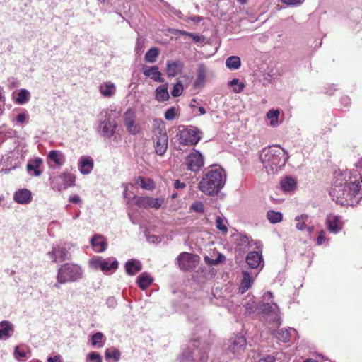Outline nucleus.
Wrapping results in <instances>:
<instances>
[{
	"label": "nucleus",
	"instance_id": "nucleus-1",
	"mask_svg": "<svg viewBox=\"0 0 362 362\" xmlns=\"http://www.w3.org/2000/svg\"><path fill=\"white\" fill-rule=\"evenodd\" d=\"M362 184L352 180L350 173L337 175L329 191L332 199L341 206H356L361 199Z\"/></svg>",
	"mask_w": 362,
	"mask_h": 362
},
{
	"label": "nucleus",
	"instance_id": "nucleus-2",
	"mask_svg": "<svg viewBox=\"0 0 362 362\" xmlns=\"http://www.w3.org/2000/svg\"><path fill=\"white\" fill-rule=\"evenodd\" d=\"M226 177V173L222 167L211 165L203 171L198 189L207 196H216L225 186Z\"/></svg>",
	"mask_w": 362,
	"mask_h": 362
},
{
	"label": "nucleus",
	"instance_id": "nucleus-3",
	"mask_svg": "<svg viewBox=\"0 0 362 362\" xmlns=\"http://www.w3.org/2000/svg\"><path fill=\"white\" fill-rule=\"evenodd\" d=\"M259 158L268 175L277 173L285 165L288 153L279 146H269L262 150Z\"/></svg>",
	"mask_w": 362,
	"mask_h": 362
},
{
	"label": "nucleus",
	"instance_id": "nucleus-4",
	"mask_svg": "<svg viewBox=\"0 0 362 362\" xmlns=\"http://www.w3.org/2000/svg\"><path fill=\"white\" fill-rule=\"evenodd\" d=\"M83 276V268L74 263H64L57 269V281L59 284L79 281Z\"/></svg>",
	"mask_w": 362,
	"mask_h": 362
},
{
	"label": "nucleus",
	"instance_id": "nucleus-5",
	"mask_svg": "<svg viewBox=\"0 0 362 362\" xmlns=\"http://www.w3.org/2000/svg\"><path fill=\"white\" fill-rule=\"evenodd\" d=\"M199 341L194 339L191 341L187 346V349L183 351L180 357V362H190L198 359L200 362H206L208 358L209 349L207 346L199 349Z\"/></svg>",
	"mask_w": 362,
	"mask_h": 362
},
{
	"label": "nucleus",
	"instance_id": "nucleus-6",
	"mask_svg": "<svg viewBox=\"0 0 362 362\" xmlns=\"http://www.w3.org/2000/svg\"><path fill=\"white\" fill-rule=\"evenodd\" d=\"M202 134V132L195 127L188 126L185 127L181 126L179 127L177 136L181 144L194 146L201 140Z\"/></svg>",
	"mask_w": 362,
	"mask_h": 362
},
{
	"label": "nucleus",
	"instance_id": "nucleus-7",
	"mask_svg": "<svg viewBox=\"0 0 362 362\" xmlns=\"http://www.w3.org/2000/svg\"><path fill=\"white\" fill-rule=\"evenodd\" d=\"M153 140L156 153L158 156H163L168 146V136L163 122H161L154 131Z\"/></svg>",
	"mask_w": 362,
	"mask_h": 362
},
{
	"label": "nucleus",
	"instance_id": "nucleus-8",
	"mask_svg": "<svg viewBox=\"0 0 362 362\" xmlns=\"http://www.w3.org/2000/svg\"><path fill=\"white\" fill-rule=\"evenodd\" d=\"M185 164L188 170L197 173L204 165V156L199 151L194 149L185 157Z\"/></svg>",
	"mask_w": 362,
	"mask_h": 362
},
{
	"label": "nucleus",
	"instance_id": "nucleus-9",
	"mask_svg": "<svg viewBox=\"0 0 362 362\" xmlns=\"http://www.w3.org/2000/svg\"><path fill=\"white\" fill-rule=\"evenodd\" d=\"M260 313L266 315L267 320L276 323L278 326L281 325L279 317V308L274 303H262L258 308Z\"/></svg>",
	"mask_w": 362,
	"mask_h": 362
},
{
	"label": "nucleus",
	"instance_id": "nucleus-10",
	"mask_svg": "<svg viewBox=\"0 0 362 362\" xmlns=\"http://www.w3.org/2000/svg\"><path fill=\"white\" fill-rule=\"evenodd\" d=\"M91 267L96 269H100L104 274H107L111 270L115 271L118 268L119 263L116 259L110 262V259H103L96 256L90 260Z\"/></svg>",
	"mask_w": 362,
	"mask_h": 362
},
{
	"label": "nucleus",
	"instance_id": "nucleus-11",
	"mask_svg": "<svg viewBox=\"0 0 362 362\" xmlns=\"http://www.w3.org/2000/svg\"><path fill=\"white\" fill-rule=\"evenodd\" d=\"M199 256L188 252L181 253L177 258V264L180 269L189 271L195 268L198 262Z\"/></svg>",
	"mask_w": 362,
	"mask_h": 362
},
{
	"label": "nucleus",
	"instance_id": "nucleus-12",
	"mask_svg": "<svg viewBox=\"0 0 362 362\" xmlns=\"http://www.w3.org/2000/svg\"><path fill=\"white\" fill-rule=\"evenodd\" d=\"M124 123L127 132L130 134L135 135L139 133L140 125L136 122V112L134 110L129 108L124 113Z\"/></svg>",
	"mask_w": 362,
	"mask_h": 362
},
{
	"label": "nucleus",
	"instance_id": "nucleus-13",
	"mask_svg": "<svg viewBox=\"0 0 362 362\" xmlns=\"http://www.w3.org/2000/svg\"><path fill=\"white\" fill-rule=\"evenodd\" d=\"M47 255L52 259L54 262L58 261L65 262L71 259V255L69 250L59 245L54 246L52 250L47 252Z\"/></svg>",
	"mask_w": 362,
	"mask_h": 362
},
{
	"label": "nucleus",
	"instance_id": "nucleus-14",
	"mask_svg": "<svg viewBox=\"0 0 362 362\" xmlns=\"http://www.w3.org/2000/svg\"><path fill=\"white\" fill-rule=\"evenodd\" d=\"M246 262L251 269L261 270L264 267V260L262 255V250L249 252L245 258Z\"/></svg>",
	"mask_w": 362,
	"mask_h": 362
},
{
	"label": "nucleus",
	"instance_id": "nucleus-15",
	"mask_svg": "<svg viewBox=\"0 0 362 362\" xmlns=\"http://www.w3.org/2000/svg\"><path fill=\"white\" fill-rule=\"evenodd\" d=\"M226 349L233 354H239L245 349L246 340L243 336H237L229 339Z\"/></svg>",
	"mask_w": 362,
	"mask_h": 362
},
{
	"label": "nucleus",
	"instance_id": "nucleus-16",
	"mask_svg": "<svg viewBox=\"0 0 362 362\" xmlns=\"http://www.w3.org/2000/svg\"><path fill=\"white\" fill-rule=\"evenodd\" d=\"M164 199L162 198H153L151 197H140L136 204L140 207L145 209L153 208L158 209L161 207Z\"/></svg>",
	"mask_w": 362,
	"mask_h": 362
},
{
	"label": "nucleus",
	"instance_id": "nucleus-17",
	"mask_svg": "<svg viewBox=\"0 0 362 362\" xmlns=\"http://www.w3.org/2000/svg\"><path fill=\"white\" fill-rule=\"evenodd\" d=\"M117 127V122L109 117L100 123L101 134L104 137L110 138L115 134Z\"/></svg>",
	"mask_w": 362,
	"mask_h": 362
},
{
	"label": "nucleus",
	"instance_id": "nucleus-18",
	"mask_svg": "<svg viewBox=\"0 0 362 362\" xmlns=\"http://www.w3.org/2000/svg\"><path fill=\"white\" fill-rule=\"evenodd\" d=\"M326 223L329 231L332 233L337 234L342 229L341 217L339 216H327Z\"/></svg>",
	"mask_w": 362,
	"mask_h": 362
},
{
	"label": "nucleus",
	"instance_id": "nucleus-19",
	"mask_svg": "<svg viewBox=\"0 0 362 362\" xmlns=\"http://www.w3.org/2000/svg\"><path fill=\"white\" fill-rule=\"evenodd\" d=\"M184 68V64L180 61H168L166 63V72L169 77H174L181 73Z\"/></svg>",
	"mask_w": 362,
	"mask_h": 362
},
{
	"label": "nucleus",
	"instance_id": "nucleus-20",
	"mask_svg": "<svg viewBox=\"0 0 362 362\" xmlns=\"http://www.w3.org/2000/svg\"><path fill=\"white\" fill-rule=\"evenodd\" d=\"M14 332L13 325L7 320L0 322V339L6 340L11 337Z\"/></svg>",
	"mask_w": 362,
	"mask_h": 362
},
{
	"label": "nucleus",
	"instance_id": "nucleus-21",
	"mask_svg": "<svg viewBox=\"0 0 362 362\" xmlns=\"http://www.w3.org/2000/svg\"><path fill=\"white\" fill-rule=\"evenodd\" d=\"M90 245L95 252H102L107 249V243L104 237L100 235H95L90 239Z\"/></svg>",
	"mask_w": 362,
	"mask_h": 362
},
{
	"label": "nucleus",
	"instance_id": "nucleus-22",
	"mask_svg": "<svg viewBox=\"0 0 362 362\" xmlns=\"http://www.w3.org/2000/svg\"><path fill=\"white\" fill-rule=\"evenodd\" d=\"M296 333L297 332L295 329L289 328L274 330L273 331L272 334L279 341L283 342H288L291 339V336Z\"/></svg>",
	"mask_w": 362,
	"mask_h": 362
},
{
	"label": "nucleus",
	"instance_id": "nucleus-23",
	"mask_svg": "<svg viewBox=\"0 0 362 362\" xmlns=\"http://www.w3.org/2000/svg\"><path fill=\"white\" fill-rule=\"evenodd\" d=\"M42 163V160L40 158H35L33 160L28 162L26 168L30 175L38 177L41 175L42 170L40 167Z\"/></svg>",
	"mask_w": 362,
	"mask_h": 362
},
{
	"label": "nucleus",
	"instance_id": "nucleus-24",
	"mask_svg": "<svg viewBox=\"0 0 362 362\" xmlns=\"http://www.w3.org/2000/svg\"><path fill=\"white\" fill-rule=\"evenodd\" d=\"M93 168V160L90 157L81 156L79 159V170L83 175H88Z\"/></svg>",
	"mask_w": 362,
	"mask_h": 362
},
{
	"label": "nucleus",
	"instance_id": "nucleus-25",
	"mask_svg": "<svg viewBox=\"0 0 362 362\" xmlns=\"http://www.w3.org/2000/svg\"><path fill=\"white\" fill-rule=\"evenodd\" d=\"M31 192L27 189H20L15 192L13 199L18 204H28L31 201Z\"/></svg>",
	"mask_w": 362,
	"mask_h": 362
},
{
	"label": "nucleus",
	"instance_id": "nucleus-26",
	"mask_svg": "<svg viewBox=\"0 0 362 362\" xmlns=\"http://www.w3.org/2000/svg\"><path fill=\"white\" fill-rule=\"evenodd\" d=\"M242 274L243 279L239 287V293L243 294L251 287L254 281V277H252L247 271H243Z\"/></svg>",
	"mask_w": 362,
	"mask_h": 362
},
{
	"label": "nucleus",
	"instance_id": "nucleus-27",
	"mask_svg": "<svg viewBox=\"0 0 362 362\" xmlns=\"http://www.w3.org/2000/svg\"><path fill=\"white\" fill-rule=\"evenodd\" d=\"M142 269V264L139 260L130 259L125 264V271L130 276H134Z\"/></svg>",
	"mask_w": 362,
	"mask_h": 362
},
{
	"label": "nucleus",
	"instance_id": "nucleus-28",
	"mask_svg": "<svg viewBox=\"0 0 362 362\" xmlns=\"http://www.w3.org/2000/svg\"><path fill=\"white\" fill-rule=\"evenodd\" d=\"M99 91L103 97L110 98L115 95L116 87L113 83L106 81L100 85Z\"/></svg>",
	"mask_w": 362,
	"mask_h": 362
},
{
	"label": "nucleus",
	"instance_id": "nucleus-29",
	"mask_svg": "<svg viewBox=\"0 0 362 362\" xmlns=\"http://www.w3.org/2000/svg\"><path fill=\"white\" fill-rule=\"evenodd\" d=\"M143 74L145 76L149 77L156 82H164V79L161 77V73L158 71L157 66H153L144 69Z\"/></svg>",
	"mask_w": 362,
	"mask_h": 362
},
{
	"label": "nucleus",
	"instance_id": "nucleus-30",
	"mask_svg": "<svg viewBox=\"0 0 362 362\" xmlns=\"http://www.w3.org/2000/svg\"><path fill=\"white\" fill-rule=\"evenodd\" d=\"M155 99L158 102L168 100L170 95L168 91V84L159 86L155 90Z\"/></svg>",
	"mask_w": 362,
	"mask_h": 362
},
{
	"label": "nucleus",
	"instance_id": "nucleus-31",
	"mask_svg": "<svg viewBox=\"0 0 362 362\" xmlns=\"http://www.w3.org/2000/svg\"><path fill=\"white\" fill-rule=\"evenodd\" d=\"M238 245L244 248L250 247L252 245H256L257 249H259L261 247L260 242L255 241L246 235H241L240 236V238L238 240Z\"/></svg>",
	"mask_w": 362,
	"mask_h": 362
},
{
	"label": "nucleus",
	"instance_id": "nucleus-32",
	"mask_svg": "<svg viewBox=\"0 0 362 362\" xmlns=\"http://www.w3.org/2000/svg\"><path fill=\"white\" fill-rule=\"evenodd\" d=\"M280 184L284 192L293 191L296 187V180L291 176H286L281 181Z\"/></svg>",
	"mask_w": 362,
	"mask_h": 362
},
{
	"label": "nucleus",
	"instance_id": "nucleus-33",
	"mask_svg": "<svg viewBox=\"0 0 362 362\" xmlns=\"http://www.w3.org/2000/svg\"><path fill=\"white\" fill-rule=\"evenodd\" d=\"M48 158L57 165H62L65 161V157L63 153L59 151H51L48 154Z\"/></svg>",
	"mask_w": 362,
	"mask_h": 362
},
{
	"label": "nucleus",
	"instance_id": "nucleus-34",
	"mask_svg": "<svg viewBox=\"0 0 362 362\" xmlns=\"http://www.w3.org/2000/svg\"><path fill=\"white\" fill-rule=\"evenodd\" d=\"M206 78V70L203 65H200L197 70V77L194 83L196 88H201L204 86Z\"/></svg>",
	"mask_w": 362,
	"mask_h": 362
},
{
	"label": "nucleus",
	"instance_id": "nucleus-35",
	"mask_svg": "<svg viewBox=\"0 0 362 362\" xmlns=\"http://www.w3.org/2000/svg\"><path fill=\"white\" fill-rule=\"evenodd\" d=\"M153 282L152 278L146 273H143L137 278V284L140 288L145 290Z\"/></svg>",
	"mask_w": 362,
	"mask_h": 362
},
{
	"label": "nucleus",
	"instance_id": "nucleus-36",
	"mask_svg": "<svg viewBox=\"0 0 362 362\" xmlns=\"http://www.w3.org/2000/svg\"><path fill=\"white\" fill-rule=\"evenodd\" d=\"M90 343L93 346L102 348L104 346V334L98 332L91 336Z\"/></svg>",
	"mask_w": 362,
	"mask_h": 362
},
{
	"label": "nucleus",
	"instance_id": "nucleus-37",
	"mask_svg": "<svg viewBox=\"0 0 362 362\" xmlns=\"http://www.w3.org/2000/svg\"><path fill=\"white\" fill-rule=\"evenodd\" d=\"M267 217L271 223L275 224L282 221L283 215L279 211L269 210L267 213Z\"/></svg>",
	"mask_w": 362,
	"mask_h": 362
},
{
	"label": "nucleus",
	"instance_id": "nucleus-38",
	"mask_svg": "<svg viewBox=\"0 0 362 362\" xmlns=\"http://www.w3.org/2000/svg\"><path fill=\"white\" fill-rule=\"evenodd\" d=\"M226 65L230 69H238L241 65L240 59L238 56H230L226 59Z\"/></svg>",
	"mask_w": 362,
	"mask_h": 362
},
{
	"label": "nucleus",
	"instance_id": "nucleus-39",
	"mask_svg": "<svg viewBox=\"0 0 362 362\" xmlns=\"http://www.w3.org/2000/svg\"><path fill=\"white\" fill-rule=\"evenodd\" d=\"M30 92L26 89H21L18 93V97L16 99V103L18 105H23L28 103L30 100Z\"/></svg>",
	"mask_w": 362,
	"mask_h": 362
},
{
	"label": "nucleus",
	"instance_id": "nucleus-40",
	"mask_svg": "<svg viewBox=\"0 0 362 362\" xmlns=\"http://www.w3.org/2000/svg\"><path fill=\"white\" fill-rule=\"evenodd\" d=\"M159 54V49L157 47H151L145 54V60L148 63H154Z\"/></svg>",
	"mask_w": 362,
	"mask_h": 362
},
{
	"label": "nucleus",
	"instance_id": "nucleus-41",
	"mask_svg": "<svg viewBox=\"0 0 362 362\" xmlns=\"http://www.w3.org/2000/svg\"><path fill=\"white\" fill-rule=\"evenodd\" d=\"M105 355L107 359H113L115 362L120 358L121 353L115 348H109L105 350Z\"/></svg>",
	"mask_w": 362,
	"mask_h": 362
},
{
	"label": "nucleus",
	"instance_id": "nucleus-42",
	"mask_svg": "<svg viewBox=\"0 0 362 362\" xmlns=\"http://www.w3.org/2000/svg\"><path fill=\"white\" fill-rule=\"evenodd\" d=\"M228 86L233 87V92L239 93L243 91L245 85L243 83L239 82V80L234 78L228 82Z\"/></svg>",
	"mask_w": 362,
	"mask_h": 362
},
{
	"label": "nucleus",
	"instance_id": "nucleus-43",
	"mask_svg": "<svg viewBox=\"0 0 362 362\" xmlns=\"http://www.w3.org/2000/svg\"><path fill=\"white\" fill-rule=\"evenodd\" d=\"M279 111L277 110H270L267 113V117L270 119L271 126H276L278 124V117L279 115Z\"/></svg>",
	"mask_w": 362,
	"mask_h": 362
},
{
	"label": "nucleus",
	"instance_id": "nucleus-44",
	"mask_svg": "<svg viewBox=\"0 0 362 362\" xmlns=\"http://www.w3.org/2000/svg\"><path fill=\"white\" fill-rule=\"evenodd\" d=\"M225 259H226V257L221 253H219L218 255V257L216 259H210L207 256H206L204 257V260H205L206 263H207L208 264H210V265H217V264L224 262Z\"/></svg>",
	"mask_w": 362,
	"mask_h": 362
},
{
	"label": "nucleus",
	"instance_id": "nucleus-45",
	"mask_svg": "<svg viewBox=\"0 0 362 362\" xmlns=\"http://www.w3.org/2000/svg\"><path fill=\"white\" fill-rule=\"evenodd\" d=\"M283 354H276V356L269 355L266 357L262 358L259 360V362H279L281 361V356Z\"/></svg>",
	"mask_w": 362,
	"mask_h": 362
},
{
	"label": "nucleus",
	"instance_id": "nucleus-46",
	"mask_svg": "<svg viewBox=\"0 0 362 362\" xmlns=\"http://www.w3.org/2000/svg\"><path fill=\"white\" fill-rule=\"evenodd\" d=\"M183 92V86L180 81H178L173 86V90H171V95L173 97H178L182 95Z\"/></svg>",
	"mask_w": 362,
	"mask_h": 362
},
{
	"label": "nucleus",
	"instance_id": "nucleus-47",
	"mask_svg": "<svg viewBox=\"0 0 362 362\" xmlns=\"http://www.w3.org/2000/svg\"><path fill=\"white\" fill-rule=\"evenodd\" d=\"M176 112H177L176 108L175 107H172L165 111V118L167 120H173L175 118Z\"/></svg>",
	"mask_w": 362,
	"mask_h": 362
},
{
	"label": "nucleus",
	"instance_id": "nucleus-48",
	"mask_svg": "<svg viewBox=\"0 0 362 362\" xmlns=\"http://www.w3.org/2000/svg\"><path fill=\"white\" fill-rule=\"evenodd\" d=\"M190 209L193 210L195 212L198 213H203L204 211V206L202 202H194L191 206Z\"/></svg>",
	"mask_w": 362,
	"mask_h": 362
},
{
	"label": "nucleus",
	"instance_id": "nucleus-49",
	"mask_svg": "<svg viewBox=\"0 0 362 362\" xmlns=\"http://www.w3.org/2000/svg\"><path fill=\"white\" fill-rule=\"evenodd\" d=\"M216 228L223 231V232H227L228 228L224 223V221L221 217H217L216 220Z\"/></svg>",
	"mask_w": 362,
	"mask_h": 362
},
{
	"label": "nucleus",
	"instance_id": "nucleus-50",
	"mask_svg": "<svg viewBox=\"0 0 362 362\" xmlns=\"http://www.w3.org/2000/svg\"><path fill=\"white\" fill-rule=\"evenodd\" d=\"M88 359L91 362H102V357L97 352L90 353L88 356Z\"/></svg>",
	"mask_w": 362,
	"mask_h": 362
},
{
	"label": "nucleus",
	"instance_id": "nucleus-51",
	"mask_svg": "<svg viewBox=\"0 0 362 362\" xmlns=\"http://www.w3.org/2000/svg\"><path fill=\"white\" fill-rule=\"evenodd\" d=\"M281 2L287 6H297L303 3L305 0H281Z\"/></svg>",
	"mask_w": 362,
	"mask_h": 362
},
{
	"label": "nucleus",
	"instance_id": "nucleus-52",
	"mask_svg": "<svg viewBox=\"0 0 362 362\" xmlns=\"http://www.w3.org/2000/svg\"><path fill=\"white\" fill-rule=\"evenodd\" d=\"M180 33L182 35H186V36H189V37H192L195 42H199L202 38L199 35H197L193 33H189V32L183 30V31H180Z\"/></svg>",
	"mask_w": 362,
	"mask_h": 362
},
{
	"label": "nucleus",
	"instance_id": "nucleus-53",
	"mask_svg": "<svg viewBox=\"0 0 362 362\" xmlns=\"http://www.w3.org/2000/svg\"><path fill=\"white\" fill-rule=\"evenodd\" d=\"M244 307L245 308V309L247 310V311L249 313H251L252 312H253V309L255 307V303L252 300V298H250L249 301L244 304Z\"/></svg>",
	"mask_w": 362,
	"mask_h": 362
},
{
	"label": "nucleus",
	"instance_id": "nucleus-54",
	"mask_svg": "<svg viewBox=\"0 0 362 362\" xmlns=\"http://www.w3.org/2000/svg\"><path fill=\"white\" fill-rule=\"evenodd\" d=\"M14 356L16 358L26 357V354L24 351L20 350L18 346H16L14 349Z\"/></svg>",
	"mask_w": 362,
	"mask_h": 362
},
{
	"label": "nucleus",
	"instance_id": "nucleus-55",
	"mask_svg": "<svg viewBox=\"0 0 362 362\" xmlns=\"http://www.w3.org/2000/svg\"><path fill=\"white\" fill-rule=\"evenodd\" d=\"M62 175L64 177V179L66 182V186H71L74 185L75 177L72 175L62 174Z\"/></svg>",
	"mask_w": 362,
	"mask_h": 362
},
{
	"label": "nucleus",
	"instance_id": "nucleus-56",
	"mask_svg": "<svg viewBox=\"0 0 362 362\" xmlns=\"http://www.w3.org/2000/svg\"><path fill=\"white\" fill-rule=\"evenodd\" d=\"M106 304L109 308H114L117 305V302L115 297L110 296L107 299Z\"/></svg>",
	"mask_w": 362,
	"mask_h": 362
},
{
	"label": "nucleus",
	"instance_id": "nucleus-57",
	"mask_svg": "<svg viewBox=\"0 0 362 362\" xmlns=\"http://www.w3.org/2000/svg\"><path fill=\"white\" fill-rule=\"evenodd\" d=\"M186 187L185 182H181L179 180H176L174 182V187L176 189H182Z\"/></svg>",
	"mask_w": 362,
	"mask_h": 362
},
{
	"label": "nucleus",
	"instance_id": "nucleus-58",
	"mask_svg": "<svg viewBox=\"0 0 362 362\" xmlns=\"http://www.w3.org/2000/svg\"><path fill=\"white\" fill-rule=\"evenodd\" d=\"M144 40L141 39H138L136 44V52H141L142 51V49L144 47Z\"/></svg>",
	"mask_w": 362,
	"mask_h": 362
},
{
	"label": "nucleus",
	"instance_id": "nucleus-59",
	"mask_svg": "<svg viewBox=\"0 0 362 362\" xmlns=\"http://www.w3.org/2000/svg\"><path fill=\"white\" fill-rule=\"evenodd\" d=\"M69 201L70 202L77 204H80L81 203V199L80 197L78 195H74V196L69 197Z\"/></svg>",
	"mask_w": 362,
	"mask_h": 362
},
{
	"label": "nucleus",
	"instance_id": "nucleus-60",
	"mask_svg": "<svg viewBox=\"0 0 362 362\" xmlns=\"http://www.w3.org/2000/svg\"><path fill=\"white\" fill-rule=\"evenodd\" d=\"M27 115L25 113H20L17 115L16 121L18 123L23 124L26 120Z\"/></svg>",
	"mask_w": 362,
	"mask_h": 362
},
{
	"label": "nucleus",
	"instance_id": "nucleus-61",
	"mask_svg": "<svg viewBox=\"0 0 362 362\" xmlns=\"http://www.w3.org/2000/svg\"><path fill=\"white\" fill-rule=\"evenodd\" d=\"M324 234H325L324 231H322V230L320 231V233L317 237V242L318 245H322L325 242V238Z\"/></svg>",
	"mask_w": 362,
	"mask_h": 362
},
{
	"label": "nucleus",
	"instance_id": "nucleus-62",
	"mask_svg": "<svg viewBox=\"0 0 362 362\" xmlns=\"http://www.w3.org/2000/svg\"><path fill=\"white\" fill-rule=\"evenodd\" d=\"M296 222L297 223H296V227L298 230H303L306 228L305 221H302V222H301V221H296Z\"/></svg>",
	"mask_w": 362,
	"mask_h": 362
},
{
	"label": "nucleus",
	"instance_id": "nucleus-63",
	"mask_svg": "<svg viewBox=\"0 0 362 362\" xmlns=\"http://www.w3.org/2000/svg\"><path fill=\"white\" fill-rule=\"evenodd\" d=\"M273 298H274L273 293L270 291H267L263 295L264 300L269 301L270 299H272Z\"/></svg>",
	"mask_w": 362,
	"mask_h": 362
},
{
	"label": "nucleus",
	"instance_id": "nucleus-64",
	"mask_svg": "<svg viewBox=\"0 0 362 362\" xmlns=\"http://www.w3.org/2000/svg\"><path fill=\"white\" fill-rule=\"evenodd\" d=\"M61 356L59 355L55 356L54 357H49L47 361L48 362H59Z\"/></svg>",
	"mask_w": 362,
	"mask_h": 362
}]
</instances>
